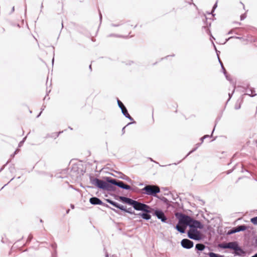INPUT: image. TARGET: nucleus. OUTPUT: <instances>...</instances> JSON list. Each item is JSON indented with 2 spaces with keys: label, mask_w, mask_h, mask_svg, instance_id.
I'll return each instance as SVG.
<instances>
[{
  "label": "nucleus",
  "mask_w": 257,
  "mask_h": 257,
  "mask_svg": "<svg viewBox=\"0 0 257 257\" xmlns=\"http://www.w3.org/2000/svg\"><path fill=\"white\" fill-rule=\"evenodd\" d=\"M100 19H101L102 17H101V15L100 14Z\"/></svg>",
  "instance_id": "2f4dec72"
},
{
  "label": "nucleus",
  "mask_w": 257,
  "mask_h": 257,
  "mask_svg": "<svg viewBox=\"0 0 257 257\" xmlns=\"http://www.w3.org/2000/svg\"><path fill=\"white\" fill-rule=\"evenodd\" d=\"M228 95L229 96V98H230V93H228Z\"/></svg>",
  "instance_id": "72a5a7b5"
},
{
  "label": "nucleus",
  "mask_w": 257,
  "mask_h": 257,
  "mask_svg": "<svg viewBox=\"0 0 257 257\" xmlns=\"http://www.w3.org/2000/svg\"><path fill=\"white\" fill-rule=\"evenodd\" d=\"M18 151V150H16V152H15V154H16L17 153V152Z\"/></svg>",
  "instance_id": "473e14b6"
},
{
  "label": "nucleus",
  "mask_w": 257,
  "mask_h": 257,
  "mask_svg": "<svg viewBox=\"0 0 257 257\" xmlns=\"http://www.w3.org/2000/svg\"><path fill=\"white\" fill-rule=\"evenodd\" d=\"M240 18H241V20H242L243 19H244V17L243 15L241 16Z\"/></svg>",
  "instance_id": "bb28decb"
},
{
  "label": "nucleus",
  "mask_w": 257,
  "mask_h": 257,
  "mask_svg": "<svg viewBox=\"0 0 257 257\" xmlns=\"http://www.w3.org/2000/svg\"><path fill=\"white\" fill-rule=\"evenodd\" d=\"M117 103L119 108L121 109L123 107H125L123 103L118 99H117Z\"/></svg>",
  "instance_id": "aec40b11"
},
{
  "label": "nucleus",
  "mask_w": 257,
  "mask_h": 257,
  "mask_svg": "<svg viewBox=\"0 0 257 257\" xmlns=\"http://www.w3.org/2000/svg\"><path fill=\"white\" fill-rule=\"evenodd\" d=\"M248 228H249V226L245 225L237 226L229 230L227 232V234L230 235L241 231H244Z\"/></svg>",
  "instance_id": "0eeeda50"
},
{
  "label": "nucleus",
  "mask_w": 257,
  "mask_h": 257,
  "mask_svg": "<svg viewBox=\"0 0 257 257\" xmlns=\"http://www.w3.org/2000/svg\"><path fill=\"white\" fill-rule=\"evenodd\" d=\"M119 199L123 202L132 206L134 207V208L136 210L142 211L147 213L152 212V208L149 206L145 204L139 202L137 201L123 196H120L119 197Z\"/></svg>",
  "instance_id": "f03ea898"
},
{
  "label": "nucleus",
  "mask_w": 257,
  "mask_h": 257,
  "mask_svg": "<svg viewBox=\"0 0 257 257\" xmlns=\"http://www.w3.org/2000/svg\"><path fill=\"white\" fill-rule=\"evenodd\" d=\"M89 68L91 69V65H90L89 66Z\"/></svg>",
  "instance_id": "7c9ffc66"
},
{
  "label": "nucleus",
  "mask_w": 257,
  "mask_h": 257,
  "mask_svg": "<svg viewBox=\"0 0 257 257\" xmlns=\"http://www.w3.org/2000/svg\"><path fill=\"white\" fill-rule=\"evenodd\" d=\"M187 226H188V225H186L185 223H181L180 222L179 217V222L178 224L176 226V228L177 229V230L181 233H184L185 232V230Z\"/></svg>",
  "instance_id": "1a4fd4ad"
},
{
  "label": "nucleus",
  "mask_w": 257,
  "mask_h": 257,
  "mask_svg": "<svg viewBox=\"0 0 257 257\" xmlns=\"http://www.w3.org/2000/svg\"><path fill=\"white\" fill-rule=\"evenodd\" d=\"M250 221L251 223H252L254 225H257V216L253 217L251 218Z\"/></svg>",
  "instance_id": "6ab92c4d"
},
{
  "label": "nucleus",
  "mask_w": 257,
  "mask_h": 257,
  "mask_svg": "<svg viewBox=\"0 0 257 257\" xmlns=\"http://www.w3.org/2000/svg\"><path fill=\"white\" fill-rule=\"evenodd\" d=\"M218 59H219V62H220V64H221V65L222 66V69L223 70V72H224V74H225V70L223 66V64H222V62H221V61L220 60L219 58H218Z\"/></svg>",
  "instance_id": "4be33fe9"
},
{
  "label": "nucleus",
  "mask_w": 257,
  "mask_h": 257,
  "mask_svg": "<svg viewBox=\"0 0 257 257\" xmlns=\"http://www.w3.org/2000/svg\"><path fill=\"white\" fill-rule=\"evenodd\" d=\"M181 241H190V240L188 239H183Z\"/></svg>",
  "instance_id": "393cba45"
},
{
  "label": "nucleus",
  "mask_w": 257,
  "mask_h": 257,
  "mask_svg": "<svg viewBox=\"0 0 257 257\" xmlns=\"http://www.w3.org/2000/svg\"><path fill=\"white\" fill-rule=\"evenodd\" d=\"M208 255L210 257H223V255L216 254L214 252H209Z\"/></svg>",
  "instance_id": "f3484780"
},
{
  "label": "nucleus",
  "mask_w": 257,
  "mask_h": 257,
  "mask_svg": "<svg viewBox=\"0 0 257 257\" xmlns=\"http://www.w3.org/2000/svg\"><path fill=\"white\" fill-rule=\"evenodd\" d=\"M123 209H124V210H122V211H125L126 212L132 214H135V212L134 211H132V209L131 208H129L128 209H126L123 206Z\"/></svg>",
  "instance_id": "a211bd4d"
},
{
  "label": "nucleus",
  "mask_w": 257,
  "mask_h": 257,
  "mask_svg": "<svg viewBox=\"0 0 257 257\" xmlns=\"http://www.w3.org/2000/svg\"><path fill=\"white\" fill-rule=\"evenodd\" d=\"M154 215H156L158 219H161L162 222H166L167 218L162 211L156 210L154 212Z\"/></svg>",
  "instance_id": "6e6552de"
},
{
  "label": "nucleus",
  "mask_w": 257,
  "mask_h": 257,
  "mask_svg": "<svg viewBox=\"0 0 257 257\" xmlns=\"http://www.w3.org/2000/svg\"><path fill=\"white\" fill-rule=\"evenodd\" d=\"M209 137V136H208V135H206V136H204L203 138H202L201 139L202 142L203 141V140H204L205 138H207V137Z\"/></svg>",
  "instance_id": "5701e85b"
},
{
  "label": "nucleus",
  "mask_w": 257,
  "mask_h": 257,
  "mask_svg": "<svg viewBox=\"0 0 257 257\" xmlns=\"http://www.w3.org/2000/svg\"><path fill=\"white\" fill-rule=\"evenodd\" d=\"M143 190L147 195L152 196H155L160 192L159 187L155 185H147L143 188Z\"/></svg>",
  "instance_id": "20e7f679"
},
{
  "label": "nucleus",
  "mask_w": 257,
  "mask_h": 257,
  "mask_svg": "<svg viewBox=\"0 0 257 257\" xmlns=\"http://www.w3.org/2000/svg\"><path fill=\"white\" fill-rule=\"evenodd\" d=\"M196 149H197V148H195L194 150H192L191 151H190V152L187 154V155L186 156H188V155H189V154H190L192 152H194V151H195Z\"/></svg>",
  "instance_id": "b1692460"
},
{
  "label": "nucleus",
  "mask_w": 257,
  "mask_h": 257,
  "mask_svg": "<svg viewBox=\"0 0 257 257\" xmlns=\"http://www.w3.org/2000/svg\"><path fill=\"white\" fill-rule=\"evenodd\" d=\"M41 113V112L40 113V114L39 115H38L37 117H38L40 115Z\"/></svg>",
  "instance_id": "c756f323"
},
{
  "label": "nucleus",
  "mask_w": 257,
  "mask_h": 257,
  "mask_svg": "<svg viewBox=\"0 0 257 257\" xmlns=\"http://www.w3.org/2000/svg\"><path fill=\"white\" fill-rule=\"evenodd\" d=\"M26 139V137H25L23 139V140L20 142V143L19 144V147H21L23 145V144L24 142H25Z\"/></svg>",
  "instance_id": "412c9836"
},
{
  "label": "nucleus",
  "mask_w": 257,
  "mask_h": 257,
  "mask_svg": "<svg viewBox=\"0 0 257 257\" xmlns=\"http://www.w3.org/2000/svg\"><path fill=\"white\" fill-rule=\"evenodd\" d=\"M205 248V246L202 244H197L196 245V248L199 250H203Z\"/></svg>",
  "instance_id": "dca6fc26"
},
{
  "label": "nucleus",
  "mask_w": 257,
  "mask_h": 257,
  "mask_svg": "<svg viewBox=\"0 0 257 257\" xmlns=\"http://www.w3.org/2000/svg\"><path fill=\"white\" fill-rule=\"evenodd\" d=\"M14 10H15V8H14V7H13L12 8V12H14Z\"/></svg>",
  "instance_id": "c85d7f7f"
},
{
  "label": "nucleus",
  "mask_w": 257,
  "mask_h": 257,
  "mask_svg": "<svg viewBox=\"0 0 257 257\" xmlns=\"http://www.w3.org/2000/svg\"><path fill=\"white\" fill-rule=\"evenodd\" d=\"M90 182L92 184L100 189L104 190V188L106 187L105 185L106 182L97 178H91Z\"/></svg>",
  "instance_id": "423d86ee"
},
{
  "label": "nucleus",
  "mask_w": 257,
  "mask_h": 257,
  "mask_svg": "<svg viewBox=\"0 0 257 257\" xmlns=\"http://www.w3.org/2000/svg\"><path fill=\"white\" fill-rule=\"evenodd\" d=\"M107 181L108 183H110L111 184L117 186L121 188H122V189H124L125 190H130L131 189V187L130 185L124 184L122 181H117L114 179H109V178H108L107 179Z\"/></svg>",
  "instance_id": "39448f33"
},
{
  "label": "nucleus",
  "mask_w": 257,
  "mask_h": 257,
  "mask_svg": "<svg viewBox=\"0 0 257 257\" xmlns=\"http://www.w3.org/2000/svg\"><path fill=\"white\" fill-rule=\"evenodd\" d=\"M218 246L223 248H230L234 250V253L237 255H243L245 252L236 243V242H229L227 243L219 244Z\"/></svg>",
  "instance_id": "7ed1b4c3"
},
{
  "label": "nucleus",
  "mask_w": 257,
  "mask_h": 257,
  "mask_svg": "<svg viewBox=\"0 0 257 257\" xmlns=\"http://www.w3.org/2000/svg\"><path fill=\"white\" fill-rule=\"evenodd\" d=\"M121 110L122 113L126 117L128 118L129 119L131 120H133V118L130 115L125 107H123V108H122Z\"/></svg>",
  "instance_id": "4468645a"
},
{
  "label": "nucleus",
  "mask_w": 257,
  "mask_h": 257,
  "mask_svg": "<svg viewBox=\"0 0 257 257\" xmlns=\"http://www.w3.org/2000/svg\"><path fill=\"white\" fill-rule=\"evenodd\" d=\"M148 213H149L144 212V213H139V214H138V215L141 216L145 220H149L151 218V216Z\"/></svg>",
  "instance_id": "f8f14e48"
},
{
  "label": "nucleus",
  "mask_w": 257,
  "mask_h": 257,
  "mask_svg": "<svg viewBox=\"0 0 257 257\" xmlns=\"http://www.w3.org/2000/svg\"><path fill=\"white\" fill-rule=\"evenodd\" d=\"M251 257H257V253H256L255 255H254L253 256H252Z\"/></svg>",
  "instance_id": "cd10ccee"
},
{
  "label": "nucleus",
  "mask_w": 257,
  "mask_h": 257,
  "mask_svg": "<svg viewBox=\"0 0 257 257\" xmlns=\"http://www.w3.org/2000/svg\"><path fill=\"white\" fill-rule=\"evenodd\" d=\"M182 246L186 248H190L193 246V242H181Z\"/></svg>",
  "instance_id": "ddd939ff"
},
{
  "label": "nucleus",
  "mask_w": 257,
  "mask_h": 257,
  "mask_svg": "<svg viewBox=\"0 0 257 257\" xmlns=\"http://www.w3.org/2000/svg\"><path fill=\"white\" fill-rule=\"evenodd\" d=\"M105 186L106 187L104 188V190L112 191L113 190V187L111 185L109 184L107 182L106 183Z\"/></svg>",
  "instance_id": "2eb2a0df"
},
{
  "label": "nucleus",
  "mask_w": 257,
  "mask_h": 257,
  "mask_svg": "<svg viewBox=\"0 0 257 257\" xmlns=\"http://www.w3.org/2000/svg\"><path fill=\"white\" fill-rule=\"evenodd\" d=\"M216 7H217V3H216L214 5V6H213V9H215Z\"/></svg>",
  "instance_id": "a878e982"
},
{
  "label": "nucleus",
  "mask_w": 257,
  "mask_h": 257,
  "mask_svg": "<svg viewBox=\"0 0 257 257\" xmlns=\"http://www.w3.org/2000/svg\"><path fill=\"white\" fill-rule=\"evenodd\" d=\"M180 222L185 223L190 227L188 232V237L192 239L198 240L201 238L200 232L197 228L202 229L203 225L199 221L193 219L191 217L181 214L180 215Z\"/></svg>",
  "instance_id": "f257e3e1"
},
{
  "label": "nucleus",
  "mask_w": 257,
  "mask_h": 257,
  "mask_svg": "<svg viewBox=\"0 0 257 257\" xmlns=\"http://www.w3.org/2000/svg\"><path fill=\"white\" fill-rule=\"evenodd\" d=\"M107 202L109 204H111L112 205H113V206L119 209L120 210H124L123 206L120 205L113 201L107 199Z\"/></svg>",
  "instance_id": "9b49d317"
},
{
  "label": "nucleus",
  "mask_w": 257,
  "mask_h": 257,
  "mask_svg": "<svg viewBox=\"0 0 257 257\" xmlns=\"http://www.w3.org/2000/svg\"><path fill=\"white\" fill-rule=\"evenodd\" d=\"M90 202L94 205H101L102 202L98 198L92 197L90 199Z\"/></svg>",
  "instance_id": "9d476101"
}]
</instances>
